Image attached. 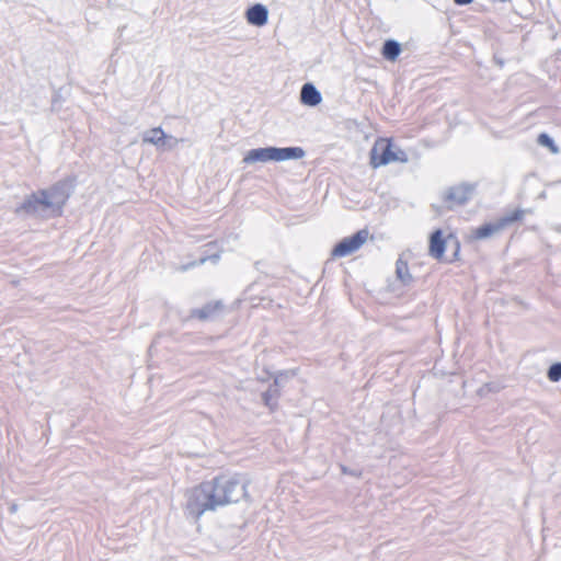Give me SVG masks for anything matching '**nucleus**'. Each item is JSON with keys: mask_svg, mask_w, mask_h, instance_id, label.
<instances>
[{"mask_svg": "<svg viewBox=\"0 0 561 561\" xmlns=\"http://www.w3.org/2000/svg\"><path fill=\"white\" fill-rule=\"evenodd\" d=\"M245 19L249 24L262 27L268 21V10L265 5L256 3L245 11Z\"/></svg>", "mask_w": 561, "mask_h": 561, "instance_id": "obj_9", "label": "nucleus"}, {"mask_svg": "<svg viewBox=\"0 0 561 561\" xmlns=\"http://www.w3.org/2000/svg\"><path fill=\"white\" fill-rule=\"evenodd\" d=\"M450 238L451 236H449L448 239H444L442 230L434 231L430 238V255L434 259L442 260L446 243Z\"/></svg>", "mask_w": 561, "mask_h": 561, "instance_id": "obj_10", "label": "nucleus"}, {"mask_svg": "<svg viewBox=\"0 0 561 561\" xmlns=\"http://www.w3.org/2000/svg\"><path fill=\"white\" fill-rule=\"evenodd\" d=\"M499 387L494 383H485L483 387H481V389L479 390V394L480 396H483L485 394L486 392L489 391H499Z\"/></svg>", "mask_w": 561, "mask_h": 561, "instance_id": "obj_20", "label": "nucleus"}, {"mask_svg": "<svg viewBox=\"0 0 561 561\" xmlns=\"http://www.w3.org/2000/svg\"><path fill=\"white\" fill-rule=\"evenodd\" d=\"M476 186L473 184L462 183L451 187L446 193V199L451 205H461L466 203L473 194Z\"/></svg>", "mask_w": 561, "mask_h": 561, "instance_id": "obj_8", "label": "nucleus"}, {"mask_svg": "<svg viewBox=\"0 0 561 561\" xmlns=\"http://www.w3.org/2000/svg\"><path fill=\"white\" fill-rule=\"evenodd\" d=\"M525 213L526 211L524 209H515V210L506 214L502 218H500V221L503 225V228L505 229L507 226L512 225L513 222L523 219Z\"/></svg>", "mask_w": 561, "mask_h": 561, "instance_id": "obj_17", "label": "nucleus"}, {"mask_svg": "<svg viewBox=\"0 0 561 561\" xmlns=\"http://www.w3.org/2000/svg\"><path fill=\"white\" fill-rule=\"evenodd\" d=\"M68 195L62 188L55 186L27 196L16 208L18 215H34L38 217H54L61 214Z\"/></svg>", "mask_w": 561, "mask_h": 561, "instance_id": "obj_1", "label": "nucleus"}, {"mask_svg": "<svg viewBox=\"0 0 561 561\" xmlns=\"http://www.w3.org/2000/svg\"><path fill=\"white\" fill-rule=\"evenodd\" d=\"M300 101L305 105L316 106L321 103L322 98L313 84L306 83L301 88Z\"/></svg>", "mask_w": 561, "mask_h": 561, "instance_id": "obj_11", "label": "nucleus"}, {"mask_svg": "<svg viewBox=\"0 0 561 561\" xmlns=\"http://www.w3.org/2000/svg\"><path fill=\"white\" fill-rule=\"evenodd\" d=\"M142 142L153 145L163 150H172L180 140L172 135H167L160 127H154L142 134Z\"/></svg>", "mask_w": 561, "mask_h": 561, "instance_id": "obj_7", "label": "nucleus"}, {"mask_svg": "<svg viewBox=\"0 0 561 561\" xmlns=\"http://www.w3.org/2000/svg\"><path fill=\"white\" fill-rule=\"evenodd\" d=\"M369 232L366 229L359 230L354 236L342 239L332 250L333 257H344L363 247L368 240Z\"/></svg>", "mask_w": 561, "mask_h": 561, "instance_id": "obj_6", "label": "nucleus"}, {"mask_svg": "<svg viewBox=\"0 0 561 561\" xmlns=\"http://www.w3.org/2000/svg\"><path fill=\"white\" fill-rule=\"evenodd\" d=\"M11 512H15L16 511V506L13 505L11 508H10Z\"/></svg>", "mask_w": 561, "mask_h": 561, "instance_id": "obj_22", "label": "nucleus"}, {"mask_svg": "<svg viewBox=\"0 0 561 561\" xmlns=\"http://www.w3.org/2000/svg\"><path fill=\"white\" fill-rule=\"evenodd\" d=\"M455 243H456V252H457L459 250V244L457 241Z\"/></svg>", "mask_w": 561, "mask_h": 561, "instance_id": "obj_23", "label": "nucleus"}, {"mask_svg": "<svg viewBox=\"0 0 561 561\" xmlns=\"http://www.w3.org/2000/svg\"><path fill=\"white\" fill-rule=\"evenodd\" d=\"M547 378L551 382H558L561 379V362L554 363L549 367Z\"/></svg>", "mask_w": 561, "mask_h": 561, "instance_id": "obj_18", "label": "nucleus"}, {"mask_svg": "<svg viewBox=\"0 0 561 561\" xmlns=\"http://www.w3.org/2000/svg\"><path fill=\"white\" fill-rule=\"evenodd\" d=\"M409 158L405 151L396 147L387 138H378L370 150V164L374 169L391 162H408Z\"/></svg>", "mask_w": 561, "mask_h": 561, "instance_id": "obj_5", "label": "nucleus"}, {"mask_svg": "<svg viewBox=\"0 0 561 561\" xmlns=\"http://www.w3.org/2000/svg\"><path fill=\"white\" fill-rule=\"evenodd\" d=\"M502 230H504L503 225L500 219H497L494 222H489L474 229L473 237L476 239H486L500 233Z\"/></svg>", "mask_w": 561, "mask_h": 561, "instance_id": "obj_12", "label": "nucleus"}, {"mask_svg": "<svg viewBox=\"0 0 561 561\" xmlns=\"http://www.w3.org/2000/svg\"><path fill=\"white\" fill-rule=\"evenodd\" d=\"M278 383L275 380L274 386H272L267 391L262 394V399L270 409H274L276 404V399L278 398Z\"/></svg>", "mask_w": 561, "mask_h": 561, "instance_id": "obj_16", "label": "nucleus"}, {"mask_svg": "<svg viewBox=\"0 0 561 561\" xmlns=\"http://www.w3.org/2000/svg\"><path fill=\"white\" fill-rule=\"evenodd\" d=\"M473 0H454V2L458 5H466L471 3Z\"/></svg>", "mask_w": 561, "mask_h": 561, "instance_id": "obj_21", "label": "nucleus"}, {"mask_svg": "<svg viewBox=\"0 0 561 561\" xmlns=\"http://www.w3.org/2000/svg\"><path fill=\"white\" fill-rule=\"evenodd\" d=\"M219 507L237 503L248 495L249 479L242 474L217 477L211 480Z\"/></svg>", "mask_w": 561, "mask_h": 561, "instance_id": "obj_3", "label": "nucleus"}, {"mask_svg": "<svg viewBox=\"0 0 561 561\" xmlns=\"http://www.w3.org/2000/svg\"><path fill=\"white\" fill-rule=\"evenodd\" d=\"M222 305L220 301L207 304L201 309H195L192 311V318H198L201 320H209L211 319L218 311H220Z\"/></svg>", "mask_w": 561, "mask_h": 561, "instance_id": "obj_13", "label": "nucleus"}, {"mask_svg": "<svg viewBox=\"0 0 561 561\" xmlns=\"http://www.w3.org/2000/svg\"><path fill=\"white\" fill-rule=\"evenodd\" d=\"M185 496V512L195 520L206 512H213L219 507L211 480L187 490Z\"/></svg>", "mask_w": 561, "mask_h": 561, "instance_id": "obj_2", "label": "nucleus"}, {"mask_svg": "<svg viewBox=\"0 0 561 561\" xmlns=\"http://www.w3.org/2000/svg\"><path fill=\"white\" fill-rule=\"evenodd\" d=\"M305 150L300 147H265L249 150L243 157L245 164H255L257 162H283L287 160H299L305 157Z\"/></svg>", "mask_w": 561, "mask_h": 561, "instance_id": "obj_4", "label": "nucleus"}, {"mask_svg": "<svg viewBox=\"0 0 561 561\" xmlns=\"http://www.w3.org/2000/svg\"><path fill=\"white\" fill-rule=\"evenodd\" d=\"M396 275H397V278L403 285H409L413 280V277L408 267V263L405 261H403L401 257L396 263Z\"/></svg>", "mask_w": 561, "mask_h": 561, "instance_id": "obj_14", "label": "nucleus"}, {"mask_svg": "<svg viewBox=\"0 0 561 561\" xmlns=\"http://www.w3.org/2000/svg\"><path fill=\"white\" fill-rule=\"evenodd\" d=\"M401 51L399 43L394 41H387L382 48V55L388 60H396Z\"/></svg>", "mask_w": 561, "mask_h": 561, "instance_id": "obj_15", "label": "nucleus"}, {"mask_svg": "<svg viewBox=\"0 0 561 561\" xmlns=\"http://www.w3.org/2000/svg\"><path fill=\"white\" fill-rule=\"evenodd\" d=\"M538 144L550 149L552 153H558L559 149L554 145L553 140L547 134H540L538 137Z\"/></svg>", "mask_w": 561, "mask_h": 561, "instance_id": "obj_19", "label": "nucleus"}]
</instances>
